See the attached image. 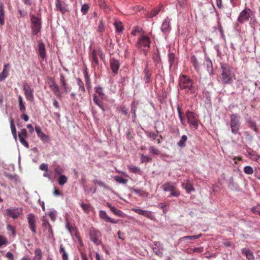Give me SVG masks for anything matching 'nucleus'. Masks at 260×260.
<instances>
[{"instance_id":"1","label":"nucleus","mask_w":260,"mask_h":260,"mask_svg":"<svg viewBox=\"0 0 260 260\" xmlns=\"http://www.w3.org/2000/svg\"><path fill=\"white\" fill-rule=\"evenodd\" d=\"M59 83L60 88L62 91H60L59 86L56 84L53 78L50 79L49 82V87L54 93V94L59 100L62 98V94H67L71 91V87L69 86L67 79L63 74L59 75Z\"/></svg>"},{"instance_id":"2","label":"nucleus","mask_w":260,"mask_h":260,"mask_svg":"<svg viewBox=\"0 0 260 260\" xmlns=\"http://www.w3.org/2000/svg\"><path fill=\"white\" fill-rule=\"evenodd\" d=\"M180 89L183 90L185 94H195L198 93V86L194 83L191 78L185 75H182L179 79Z\"/></svg>"},{"instance_id":"3","label":"nucleus","mask_w":260,"mask_h":260,"mask_svg":"<svg viewBox=\"0 0 260 260\" xmlns=\"http://www.w3.org/2000/svg\"><path fill=\"white\" fill-rule=\"evenodd\" d=\"M221 74L220 80L223 84H231L233 81L235 74L232 71V67L225 63H221Z\"/></svg>"},{"instance_id":"4","label":"nucleus","mask_w":260,"mask_h":260,"mask_svg":"<svg viewBox=\"0 0 260 260\" xmlns=\"http://www.w3.org/2000/svg\"><path fill=\"white\" fill-rule=\"evenodd\" d=\"M98 56H99L101 59H103L105 58V54L101 48H99L98 49H90L89 52V58L91 62L92 66L93 68L98 67L99 66V61Z\"/></svg>"},{"instance_id":"5","label":"nucleus","mask_w":260,"mask_h":260,"mask_svg":"<svg viewBox=\"0 0 260 260\" xmlns=\"http://www.w3.org/2000/svg\"><path fill=\"white\" fill-rule=\"evenodd\" d=\"M230 117L231 132L234 135L237 134L241 126L240 117L237 114H232Z\"/></svg>"},{"instance_id":"6","label":"nucleus","mask_w":260,"mask_h":260,"mask_svg":"<svg viewBox=\"0 0 260 260\" xmlns=\"http://www.w3.org/2000/svg\"><path fill=\"white\" fill-rule=\"evenodd\" d=\"M164 191L170 192L169 197H178L180 194V191L176 188L175 184L172 182H166L161 186Z\"/></svg>"},{"instance_id":"7","label":"nucleus","mask_w":260,"mask_h":260,"mask_svg":"<svg viewBox=\"0 0 260 260\" xmlns=\"http://www.w3.org/2000/svg\"><path fill=\"white\" fill-rule=\"evenodd\" d=\"M185 115L187 119V122L190 124V126L197 129L199 126L197 115L194 112L188 110L186 112Z\"/></svg>"},{"instance_id":"8","label":"nucleus","mask_w":260,"mask_h":260,"mask_svg":"<svg viewBox=\"0 0 260 260\" xmlns=\"http://www.w3.org/2000/svg\"><path fill=\"white\" fill-rule=\"evenodd\" d=\"M89 235L90 240L96 245L101 244V233L94 228H91L89 231Z\"/></svg>"},{"instance_id":"9","label":"nucleus","mask_w":260,"mask_h":260,"mask_svg":"<svg viewBox=\"0 0 260 260\" xmlns=\"http://www.w3.org/2000/svg\"><path fill=\"white\" fill-rule=\"evenodd\" d=\"M31 30L33 35H37L41 28V20L39 18L34 15L31 16Z\"/></svg>"},{"instance_id":"10","label":"nucleus","mask_w":260,"mask_h":260,"mask_svg":"<svg viewBox=\"0 0 260 260\" xmlns=\"http://www.w3.org/2000/svg\"><path fill=\"white\" fill-rule=\"evenodd\" d=\"M42 227L44 235L48 239L54 240L52 227L48 220L46 219L43 220Z\"/></svg>"},{"instance_id":"11","label":"nucleus","mask_w":260,"mask_h":260,"mask_svg":"<svg viewBox=\"0 0 260 260\" xmlns=\"http://www.w3.org/2000/svg\"><path fill=\"white\" fill-rule=\"evenodd\" d=\"M151 43L150 38L147 36H141L139 38L136 44V47L138 48H150Z\"/></svg>"},{"instance_id":"12","label":"nucleus","mask_w":260,"mask_h":260,"mask_svg":"<svg viewBox=\"0 0 260 260\" xmlns=\"http://www.w3.org/2000/svg\"><path fill=\"white\" fill-rule=\"evenodd\" d=\"M77 83L78 86V89L76 92H72L70 96L72 99H76V96L78 95L79 97L81 96L85 92V89L84 86V83L81 79L78 78L77 79Z\"/></svg>"},{"instance_id":"13","label":"nucleus","mask_w":260,"mask_h":260,"mask_svg":"<svg viewBox=\"0 0 260 260\" xmlns=\"http://www.w3.org/2000/svg\"><path fill=\"white\" fill-rule=\"evenodd\" d=\"M23 89L26 100L29 102L34 101V89L27 83L23 84Z\"/></svg>"},{"instance_id":"14","label":"nucleus","mask_w":260,"mask_h":260,"mask_svg":"<svg viewBox=\"0 0 260 260\" xmlns=\"http://www.w3.org/2000/svg\"><path fill=\"white\" fill-rule=\"evenodd\" d=\"M252 15V11L250 9L246 8L240 13L238 18V21L243 23L245 21H248Z\"/></svg>"},{"instance_id":"15","label":"nucleus","mask_w":260,"mask_h":260,"mask_svg":"<svg viewBox=\"0 0 260 260\" xmlns=\"http://www.w3.org/2000/svg\"><path fill=\"white\" fill-rule=\"evenodd\" d=\"M27 219L29 228L34 235L37 233L36 219L35 216L32 213H29L27 215Z\"/></svg>"},{"instance_id":"16","label":"nucleus","mask_w":260,"mask_h":260,"mask_svg":"<svg viewBox=\"0 0 260 260\" xmlns=\"http://www.w3.org/2000/svg\"><path fill=\"white\" fill-rule=\"evenodd\" d=\"M132 210L135 213L144 216L151 220H154L155 218L154 216L153 215L152 212L148 210H144L139 208H132Z\"/></svg>"},{"instance_id":"17","label":"nucleus","mask_w":260,"mask_h":260,"mask_svg":"<svg viewBox=\"0 0 260 260\" xmlns=\"http://www.w3.org/2000/svg\"><path fill=\"white\" fill-rule=\"evenodd\" d=\"M132 210L135 213L144 216L151 220H154L155 218L154 216L153 215L152 212L148 210H144L139 208H132Z\"/></svg>"},{"instance_id":"18","label":"nucleus","mask_w":260,"mask_h":260,"mask_svg":"<svg viewBox=\"0 0 260 260\" xmlns=\"http://www.w3.org/2000/svg\"><path fill=\"white\" fill-rule=\"evenodd\" d=\"M55 7L56 10L62 14H64L69 11L68 5L63 1L55 0Z\"/></svg>"},{"instance_id":"19","label":"nucleus","mask_w":260,"mask_h":260,"mask_svg":"<svg viewBox=\"0 0 260 260\" xmlns=\"http://www.w3.org/2000/svg\"><path fill=\"white\" fill-rule=\"evenodd\" d=\"M22 212L21 208H15L12 209H7L6 210V214L13 218H18Z\"/></svg>"},{"instance_id":"20","label":"nucleus","mask_w":260,"mask_h":260,"mask_svg":"<svg viewBox=\"0 0 260 260\" xmlns=\"http://www.w3.org/2000/svg\"><path fill=\"white\" fill-rule=\"evenodd\" d=\"M27 137V131L26 129H21L20 133L18 134V137L20 143L24 146L26 148H29V144L25 141V139Z\"/></svg>"},{"instance_id":"21","label":"nucleus","mask_w":260,"mask_h":260,"mask_svg":"<svg viewBox=\"0 0 260 260\" xmlns=\"http://www.w3.org/2000/svg\"><path fill=\"white\" fill-rule=\"evenodd\" d=\"M110 66L113 73L115 74H117L120 68L119 60L114 58H111L110 59Z\"/></svg>"},{"instance_id":"22","label":"nucleus","mask_w":260,"mask_h":260,"mask_svg":"<svg viewBox=\"0 0 260 260\" xmlns=\"http://www.w3.org/2000/svg\"><path fill=\"white\" fill-rule=\"evenodd\" d=\"M182 187L185 189L187 193H190L191 191L195 190L194 188L193 187L192 183L189 179L185 180L182 182Z\"/></svg>"},{"instance_id":"23","label":"nucleus","mask_w":260,"mask_h":260,"mask_svg":"<svg viewBox=\"0 0 260 260\" xmlns=\"http://www.w3.org/2000/svg\"><path fill=\"white\" fill-rule=\"evenodd\" d=\"M99 216L106 222H109L112 223H116L117 222V221L110 217L105 211L100 210L99 212Z\"/></svg>"},{"instance_id":"24","label":"nucleus","mask_w":260,"mask_h":260,"mask_svg":"<svg viewBox=\"0 0 260 260\" xmlns=\"http://www.w3.org/2000/svg\"><path fill=\"white\" fill-rule=\"evenodd\" d=\"M170 19L169 17H166L164 20L161 26V30L164 32H166L169 30L170 27Z\"/></svg>"},{"instance_id":"25","label":"nucleus","mask_w":260,"mask_h":260,"mask_svg":"<svg viewBox=\"0 0 260 260\" xmlns=\"http://www.w3.org/2000/svg\"><path fill=\"white\" fill-rule=\"evenodd\" d=\"M9 68V63H7L4 65L3 71L0 73V81L4 80L8 76Z\"/></svg>"},{"instance_id":"26","label":"nucleus","mask_w":260,"mask_h":260,"mask_svg":"<svg viewBox=\"0 0 260 260\" xmlns=\"http://www.w3.org/2000/svg\"><path fill=\"white\" fill-rule=\"evenodd\" d=\"M241 251L242 254H244L248 260H254L253 253L249 248H244Z\"/></svg>"},{"instance_id":"27","label":"nucleus","mask_w":260,"mask_h":260,"mask_svg":"<svg viewBox=\"0 0 260 260\" xmlns=\"http://www.w3.org/2000/svg\"><path fill=\"white\" fill-rule=\"evenodd\" d=\"M103 99H100L96 94L93 95V100L94 103L98 105L103 111L105 110L102 100Z\"/></svg>"},{"instance_id":"28","label":"nucleus","mask_w":260,"mask_h":260,"mask_svg":"<svg viewBox=\"0 0 260 260\" xmlns=\"http://www.w3.org/2000/svg\"><path fill=\"white\" fill-rule=\"evenodd\" d=\"M246 122L248 124L249 127L253 130L256 133L258 132V129L256 127V122L251 120L250 117L245 119Z\"/></svg>"},{"instance_id":"29","label":"nucleus","mask_w":260,"mask_h":260,"mask_svg":"<svg viewBox=\"0 0 260 260\" xmlns=\"http://www.w3.org/2000/svg\"><path fill=\"white\" fill-rule=\"evenodd\" d=\"M96 3L101 9L104 10L105 12H108L110 11V8L104 0H96Z\"/></svg>"},{"instance_id":"30","label":"nucleus","mask_w":260,"mask_h":260,"mask_svg":"<svg viewBox=\"0 0 260 260\" xmlns=\"http://www.w3.org/2000/svg\"><path fill=\"white\" fill-rule=\"evenodd\" d=\"M38 51L39 54L43 59L45 58L46 56V50L44 44L42 43H40L38 45Z\"/></svg>"},{"instance_id":"31","label":"nucleus","mask_w":260,"mask_h":260,"mask_svg":"<svg viewBox=\"0 0 260 260\" xmlns=\"http://www.w3.org/2000/svg\"><path fill=\"white\" fill-rule=\"evenodd\" d=\"M5 24V10L3 3H0V25L3 26Z\"/></svg>"},{"instance_id":"32","label":"nucleus","mask_w":260,"mask_h":260,"mask_svg":"<svg viewBox=\"0 0 260 260\" xmlns=\"http://www.w3.org/2000/svg\"><path fill=\"white\" fill-rule=\"evenodd\" d=\"M9 121H10V127H11V129L12 131V135H13L14 138L15 139V140H16L17 138V132H16V128L15 127V124L14 123V120L12 117H10Z\"/></svg>"},{"instance_id":"33","label":"nucleus","mask_w":260,"mask_h":260,"mask_svg":"<svg viewBox=\"0 0 260 260\" xmlns=\"http://www.w3.org/2000/svg\"><path fill=\"white\" fill-rule=\"evenodd\" d=\"M59 251L62 255V260H68V254L66 251L65 248L63 244L60 245Z\"/></svg>"},{"instance_id":"34","label":"nucleus","mask_w":260,"mask_h":260,"mask_svg":"<svg viewBox=\"0 0 260 260\" xmlns=\"http://www.w3.org/2000/svg\"><path fill=\"white\" fill-rule=\"evenodd\" d=\"M35 256L32 260H42V252L40 248H37L35 249Z\"/></svg>"},{"instance_id":"35","label":"nucleus","mask_w":260,"mask_h":260,"mask_svg":"<svg viewBox=\"0 0 260 260\" xmlns=\"http://www.w3.org/2000/svg\"><path fill=\"white\" fill-rule=\"evenodd\" d=\"M162 8V6H159L158 8H155L152 10L150 12L147 14L148 18H152L155 16L160 11L161 8Z\"/></svg>"},{"instance_id":"36","label":"nucleus","mask_w":260,"mask_h":260,"mask_svg":"<svg viewBox=\"0 0 260 260\" xmlns=\"http://www.w3.org/2000/svg\"><path fill=\"white\" fill-rule=\"evenodd\" d=\"M177 112H178V113L179 117V119H180V120L181 121V124L183 126H186V122H185V119L183 117V113H182V112L181 111V108L180 107V106L179 105L177 106Z\"/></svg>"},{"instance_id":"37","label":"nucleus","mask_w":260,"mask_h":260,"mask_svg":"<svg viewBox=\"0 0 260 260\" xmlns=\"http://www.w3.org/2000/svg\"><path fill=\"white\" fill-rule=\"evenodd\" d=\"M18 104L20 111L23 113H24L26 109L24 105L22 97L21 95H19L18 96Z\"/></svg>"},{"instance_id":"38","label":"nucleus","mask_w":260,"mask_h":260,"mask_svg":"<svg viewBox=\"0 0 260 260\" xmlns=\"http://www.w3.org/2000/svg\"><path fill=\"white\" fill-rule=\"evenodd\" d=\"M114 25L116 28V31L118 33H121L123 30V27L122 23L120 21H116L114 23Z\"/></svg>"},{"instance_id":"39","label":"nucleus","mask_w":260,"mask_h":260,"mask_svg":"<svg viewBox=\"0 0 260 260\" xmlns=\"http://www.w3.org/2000/svg\"><path fill=\"white\" fill-rule=\"evenodd\" d=\"M128 169L131 172L137 173L140 175L142 174V172L140 169L136 166L131 165L128 166Z\"/></svg>"},{"instance_id":"40","label":"nucleus","mask_w":260,"mask_h":260,"mask_svg":"<svg viewBox=\"0 0 260 260\" xmlns=\"http://www.w3.org/2000/svg\"><path fill=\"white\" fill-rule=\"evenodd\" d=\"M187 137L186 135H183L181 139L178 142L177 145L180 147H184L185 143L187 140Z\"/></svg>"},{"instance_id":"41","label":"nucleus","mask_w":260,"mask_h":260,"mask_svg":"<svg viewBox=\"0 0 260 260\" xmlns=\"http://www.w3.org/2000/svg\"><path fill=\"white\" fill-rule=\"evenodd\" d=\"M206 63L208 72L210 74H212L213 72L212 61L209 58H207L206 59Z\"/></svg>"},{"instance_id":"42","label":"nucleus","mask_w":260,"mask_h":260,"mask_svg":"<svg viewBox=\"0 0 260 260\" xmlns=\"http://www.w3.org/2000/svg\"><path fill=\"white\" fill-rule=\"evenodd\" d=\"M105 30V24L103 21V20L102 19L100 21L98 28H97V31L99 33H103Z\"/></svg>"},{"instance_id":"43","label":"nucleus","mask_w":260,"mask_h":260,"mask_svg":"<svg viewBox=\"0 0 260 260\" xmlns=\"http://www.w3.org/2000/svg\"><path fill=\"white\" fill-rule=\"evenodd\" d=\"M144 73H145L144 79L145 80V82L147 83H149L150 82L151 73L147 69H145L144 70Z\"/></svg>"},{"instance_id":"44","label":"nucleus","mask_w":260,"mask_h":260,"mask_svg":"<svg viewBox=\"0 0 260 260\" xmlns=\"http://www.w3.org/2000/svg\"><path fill=\"white\" fill-rule=\"evenodd\" d=\"M110 210L116 215H117L121 217H122L123 216V213L121 210L117 209L114 206L112 208H111Z\"/></svg>"},{"instance_id":"45","label":"nucleus","mask_w":260,"mask_h":260,"mask_svg":"<svg viewBox=\"0 0 260 260\" xmlns=\"http://www.w3.org/2000/svg\"><path fill=\"white\" fill-rule=\"evenodd\" d=\"M95 89L96 94H98V96H99L100 99H104L105 94L103 92V88L101 87H96Z\"/></svg>"},{"instance_id":"46","label":"nucleus","mask_w":260,"mask_h":260,"mask_svg":"<svg viewBox=\"0 0 260 260\" xmlns=\"http://www.w3.org/2000/svg\"><path fill=\"white\" fill-rule=\"evenodd\" d=\"M68 178L63 175H61L58 179V182L60 185H63L67 183Z\"/></svg>"},{"instance_id":"47","label":"nucleus","mask_w":260,"mask_h":260,"mask_svg":"<svg viewBox=\"0 0 260 260\" xmlns=\"http://www.w3.org/2000/svg\"><path fill=\"white\" fill-rule=\"evenodd\" d=\"M191 62L194 67V68L197 70L199 68V65L198 64V59L194 55L191 56L190 58Z\"/></svg>"},{"instance_id":"48","label":"nucleus","mask_w":260,"mask_h":260,"mask_svg":"<svg viewBox=\"0 0 260 260\" xmlns=\"http://www.w3.org/2000/svg\"><path fill=\"white\" fill-rule=\"evenodd\" d=\"M169 61L170 67L175 63V55L173 52H170L168 54Z\"/></svg>"},{"instance_id":"49","label":"nucleus","mask_w":260,"mask_h":260,"mask_svg":"<svg viewBox=\"0 0 260 260\" xmlns=\"http://www.w3.org/2000/svg\"><path fill=\"white\" fill-rule=\"evenodd\" d=\"M143 31V29L139 26H135L133 28L131 32V35L135 36L137 33H141Z\"/></svg>"},{"instance_id":"50","label":"nucleus","mask_w":260,"mask_h":260,"mask_svg":"<svg viewBox=\"0 0 260 260\" xmlns=\"http://www.w3.org/2000/svg\"><path fill=\"white\" fill-rule=\"evenodd\" d=\"M114 179L116 182H117L119 183H122V184H126L127 182V181H128L127 179H124V178H123L121 177H120L119 176H115L114 177Z\"/></svg>"},{"instance_id":"51","label":"nucleus","mask_w":260,"mask_h":260,"mask_svg":"<svg viewBox=\"0 0 260 260\" xmlns=\"http://www.w3.org/2000/svg\"><path fill=\"white\" fill-rule=\"evenodd\" d=\"M93 183L94 184H97L99 186L102 187L104 188H106V189L109 188V187L105 183H104L103 181H102L101 180L95 179V180H93Z\"/></svg>"},{"instance_id":"52","label":"nucleus","mask_w":260,"mask_h":260,"mask_svg":"<svg viewBox=\"0 0 260 260\" xmlns=\"http://www.w3.org/2000/svg\"><path fill=\"white\" fill-rule=\"evenodd\" d=\"M81 207L86 213H88L89 212L91 207L90 204L82 203L81 204Z\"/></svg>"},{"instance_id":"53","label":"nucleus","mask_w":260,"mask_h":260,"mask_svg":"<svg viewBox=\"0 0 260 260\" xmlns=\"http://www.w3.org/2000/svg\"><path fill=\"white\" fill-rule=\"evenodd\" d=\"M158 207L162 210L164 213H166L168 210L169 205L161 203L158 205Z\"/></svg>"},{"instance_id":"54","label":"nucleus","mask_w":260,"mask_h":260,"mask_svg":"<svg viewBox=\"0 0 260 260\" xmlns=\"http://www.w3.org/2000/svg\"><path fill=\"white\" fill-rule=\"evenodd\" d=\"M141 162H148L151 161V158L147 155H145L144 154H141Z\"/></svg>"},{"instance_id":"55","label":"nucleus","mask_w":260,"mask_h":260,"mask_svg":"<svg viewBox=\"0 0 260 260\" xmlns=\"http://www.w3.org/2000/svg\"><path fill=\"white\" fill-rule=\"evenodd\" d=\"M251 211L253 213L256 214L260 216V204L251 208Z\"/></svg>"},{"instance_id":"56","label":"nucleus","mask_w":260,"mask_h":260,"mask_svg":"<svg viewBox=\"0 0 260 260\" xmlns=\"http://www.w3.org/2000/svg\"><path fill=\"white\" fill-rule=\"evenodd\" d=\"M244 172L246 174L251 175L253 173V170L251 166H247L244 167Z\"/></svg>"},{"instance_id":"57","label":"nucleus","mask_w":260,"mask_h":260,"mask_svg":"<svg viewBox=\"0 0 260 260\" xmlns=\"http://www.w3.org/2000/svg\"><path fill=\"white\" fill-rule=\"evenodd\" d=\"M89 6L88 4H84L83 5H82L81 9V11L83 15H85L87 13V12L89 10Z\"/></svg>"},{"instance_id":"58","label":"nucleus","mask_w":260,"mask_h":260,"mask_svg":"<svg viewBox=\"0 0 260 260\" xmlns=\"http://www.w3.org/2000/svg\"><path fill=\"white\" fill-rule=\"evenodd\" d=\"M117 110L121 112V113L124 115H127L128 114V109L123 106L118 107Z\"/></svg>"},{"instance_id":"59","label":"nucleus","mask_w":260,"mask_h":260,"mask_svg":"<svg viewBox=\"0 0 260 260\" xmlns=\"http://www.w3.org/2000/svg\"><path fill=\"white\" fill-rule=\"evenodd\" d=\"M8 241L6 238L3 236L0 235V247L3 245H6L8 244Z\"/></svg>"},{"instance_id":"60","label":"nucleus","mask_w":260,"mask_h":260,"mask_svg":"<svg viewBox=\"0 0 260 260\" xmlns=\"http://www.w3.org/2000/svg\"><path fill=\"white\" fill-rule=\"evenodd\" d=\"M149 152L155 155H158L159 154V151L154 146H151L149 148Z\"/></svg>"},{"instance_id":"61","label":"nucleus","mask_w":260,"mask_h":260,"mask_svg":"<svg viewBox=\"0 0 260 260\" xmlns=\"http://www.w3.org/2000/svg\"><path fill=\"white\" fill-rule=\"evenodd\" d=\"M54 172L56 175H61L62 173L63 172V170L60 166L58 165L55 167Z\"/></svg>"},{"instance_id":"62","label":"nucleus","mask_w":260,"mask_h":260,"mask_svg":"<svg viewBox=\"0 0 260 260\" xmlns=\"http://www.w3.org/2000/svg\"><path fill=\"white\" fill-rule=\"evenodd\" d=\"M40 139L43 142H48L49 140V138L48 136L45 135L44 133L41 134L39 136H38Z\"/></svg>"},{"instance_id":"63","label":"nucleus","mask_w":260,"mask_h":260,"mask_svg":"<svg viewBox=\"0 0 260 260\" xmlns=\"http://www.w3.org/2000/svg\"><path fill=\"white\" fill-rule=\"evenodd\" d=\"M148 136L152 140H154L157 139L158 135L157 133L150 132L148 134Z\"/></svg>"},{"instance_id":"64","label":"nucleus","mask_w":260,"mask_h":260,"mask_svg":"<svg viewBox=\"0 0 260 260\" xmlns=\"http://www.w3.org/2000/svg\"><path fill=\"white\" fill-rule=\"evenodd\" d=\"M180 6L182 8H185L187 6V0H177Z\"/></svg>"}]
</instances>
